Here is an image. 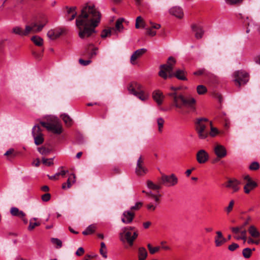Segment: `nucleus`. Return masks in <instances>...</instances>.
Segmentation results:
<instances>
[{
	"mask_svg": "<svg viewBox=\"0 0 260 260\" xmlns=\"http://www.w3.org/2000/svg\"><path fill=\"white\" fill-rule=\"evenodd\" d=\"M144 158L141 155L138 158L137 162V166L135 169V172L138 176H143L146 174L148 170L144 166Z\"/></svg>",
	"mask_w": 260,
	"mask_h": 260,
	"instance_id": "11",
	"label": "nucleus"
},
{
	"mask_svg": "<svg viewBox=\"0 0 260 260\" xmlns=\"http://www.w3.org/2000/svg\"><path fill=\"white\" fill-rule=\"evenodd\" d=\"M191 28L195 32V37L197 39H200L202 38L204 35V31L203 28L197 24H192L191 25Z\"/></svg>",
	"mask_w": 260,
	"mask_h": 260,
	"instance_id": "20",
	"label": "nucleus"
},
{
	"mask_svg": "<svg viewBox=\"0 0 260 260\" xmlns=\"http://www.w3.org/2000/svg\"><path fill=\"white\" fill-rule=\"evenodd\" d=\"M95 231V227L92 225L88 226L85 231L82 232V234L84 235H91Z\"/></svg>",
	"mask_w": 260,
	"mask_h": 260,
	"instance_id": "37",
	"label": "nucleus"
},
{
	"mask_svg": "<svg viewBox=\"0 0 260 260\" xmlns=\"http://www.w3.org/2000/svg\"><path fill=\"white\" fill-rule=\"evenodd\" d=\"M84 253V250L82 247H79L76 252L77 256H81Z\"/></svg>",
	"mask_w": 260,
	"mask_h": 260,
	"instance_id": "60",
	"label": "nucleus"
},
{
	"mask_svg": "<svg viewBox=\"0 0 260 260\" xmlns=\"http://www.w3.org/2000/svg\"><path fill=\"white\" fill-rule=\"evenodd\" d=\"M193 74L196 76H205L209 75V72L204 68L200 69L198 71L193 72Z\"/></svg>",
	"mask_w": 260,
	"mask_h": 260,
	"instance_id": "36",
	"label": "nucleus"
},
{
	"mask_svg": "<svg viewBox=\"0 0 260 260\" xmlns=\"http://www.w3.org/2000/svg\"><path fill=\"white\" fill-rule=\"evenodd\" d=\"M135 213L131 211H125L123 213L121 221L124 223L128 224L132 222L135 217Z\"/></svg>",
	"mask_w": 260,
	"mask_h": 260,
	"instance_id": "16",
	"label": "nucleus"
},
{
	"mask_svg": "<svg viewBox=\"0 0 260 260\" xmlns=\"http://www.w3.org/2000/svg\"><path fill=\"white\" fill-rule=\"evenodd\" d=\"M159 201L158 202H155V203H153L152 202L148 203L146 205L147 209L151 211H153L155 210L157 206L159 204Z\"/></svg>",
	"mask_w": 260,
	"mask_h": 260,
	"instance_id": "44",
	"label": "nucleus"
},
{
	"mask_svg": "<svg viewBox=\"0 0 260 260\" xmlns=\"http://www.w3.org/2000/svg\"><path fill=\"white\" fill-rule=\"evenodd\" d=\"M259 164L256 161L252 162L249 167V169L250 170L255 171L259 169Z\"/></svg>",
	"mask_w": 260,
	"mask_h": 260,
	"instance_id": "50",
	"label": "nucleus"
},
{
	"mask_svg": "<svg viewBox=\"0 0 260 260\" xmlns=\"http://www.w3.org/2000/svg\"><path fill=\"white\" fill-rule=\"evenodd\" d=\"M165 120L162 118H158L157 119V123L158 125V131L159 133L162 132Z\"/></svg>",
	"mask_w": 260,
	"mask_h": 260,
	"instance_id": "39",
	"label": "nucleus"
},
{
	"mask_svg": "<svg viewBox=\"0 0 260 260\" xmlns=\"http://www.w3.org/2000/svg\"><path fill=\"white\" fill-rule=\"evenodd\" d=\"M214 152L218 158H222L227 154L226 148L221 145H216L214 147Z\"/></svg>",
	"mask_w": 260,
	"mask_h": 260,
	"instance_id": "14",
	"label": "nucleus"
},
{
	"mask_svg": "<svg viewBox=\"0 0 260 260\" xmlns=\"http://www.w3.org/2000/svg\"><path fill=\"white\" fill-rule=\"evenodd\" d=\"M147 51L145 48H141L135 51L131 57V62L132 64H136V60L141 56H142Z\"/></svg>",
	"mask_w": 260,
	"mask_h": 260,
	"instance_id": "15",
	"label": "nucleus"
},
{
	"mask_svg": "<svg viewBox=\"0 0 260 260\" xmlns=\"http://www.w3.org/2000/svg\"><path fill=\"white\" fill-rule=\"evenodd\" d=\"M186 75V73L184 70H177L174 73V77H175L179 80L183 81L187 80Z\"/></svg>",
	"mask_w": 260,
	"mask_h": 260,
	"instance_id": "25",
	"label": "nucleus"
},
{
	"mask_svg": "<svg viewBox=\"0 0 260 260\" xmlns=\"http://www.w3.org/2000/svg\"><path fill=\"white\" fill-rule=\"evenodd\" d=\"M209 123L211 126V130L210 132H209V135L212 137H214L218 134L219 131L216 128L212 126V123L211 121H210Z\"/></svg>",
	"mask_w": 260,
	"mask_h": 260,
	"instance_id": "42",
	"label": "nucleus"
},
{
	"mask_svg": "<svg viewBox=\"0 0 260 260\" xmlns=\"http://www.w3.org/2000/svg\"><path fill=\"white\" fill-rule=\"evenodd\" d=\"M152 96L153 100L158 105L162 104V100L164 98L162 92L159 90H155L153 92Z\"/></svg>",
	"mask_w": 260,
	"mask_h": 260,
	"instance_id": "22",
	"label": "nucleus"
},
{
	"mask_svg": "<svg viewBox=\"0 0 260 260\" xmlns=\"http://www.w3.org/2000/svg\"><path fill=\"white\" fill-rule=\"evenodd\" d=\"M216 236L215 237V244L216 247H219L226 242V240L222 235L220 231L216 232Z\"/></svg>",
	"mask_w": 260,
	"mask_h": 260,
	"instance_id": "19",
	"label": "nucleus"
},
{
	"mask_svg": "<svg viewBox=\"0 0 260 260\" xmlns=\"http://www.w3.org/2000/svg\"><path fill=\"white\" fill-rule=\"evenodd\" d=\"M160 182L162 185L167 187H172L176 185L178 182V179L174 174L170 175L162 174L160 178Z\"/></svg>",
	"mask_w": 260,
	"mask_h": 260,
	"instance_id": "7",
	"label": "nucleus"
},
{
	"mask_svg": "<svg viewBox=\"0 0 260 260\" xmlns=\"http://www.w3.org/2000/svg\"><path fill=\"white\" fill-rule=\"evenodd\" d=\"M79 62L82 66H87L91 62V61L89 59L88 60H84L82 58H80L79 60Z\"/></svg>",
	"mask_w": 260,
	"mask_h": 260,
	"instance_id": "56",
	"label": "nucleus"
},
{
	"mask_svg": "<svg viewBox=\"0 0 260 260\" xmlns=\"http://www.w3.org/2000/svg\"><path fill=\"white\" fill-rule=\"evenodd\" d=\"M209 120L206 118H199L195 122V129L200 139H205L209 136L208 122Z\"/></svg>",
	"mask_w": 260,
	"mask_h": 260,
	"instance_id": "4",
	"label": "nucleus"
},
{
	"mask_svg": "<svg viewBox=\"0 0 260 260\" xmlns=\"http://www.w3.org/2000/svg\"><path fill=\"white\" fill-rule=\"evenodd\" d=\"M147 186L149 188L153 190H158L160 189L161 187L160 185L155 184L150 180L147 181Z\"/></svg>",
	"mask_w": 260,
	"mask_h": 260,
	"instance_id": "35",
	"label": "nucleus"
},
{
	"mask_svg": "<svg viewBox=\"0 0 260 260\" xmlns=\"http://www.w3.org/2000/svg\"><path fill=\"white\" fill-rule=\"evenodd\" d=\"M143 206V203L141 202H137L135 204V205L131 207V210H139Z\"/></svg>",
	"mask_w": 260,
	"mask_h": 260,
	"instance_id": "52",
	"label": "nucleus"
},
{
	"mask_svg": "<svg viewBox=\"0 0 260 260\" xmlns=\"http://www.w3.org/2000/svg\"><path fill=\"white\" fill-rule=\"evenodd\" d=\"M51 194L49 193H46L42 196L41 199L44 202H48L50 200Z\"/></svg>",
	"mask_w": 260,
	"mask_h": 260,
	"instance_id": "54",
	"label": "nucleus"
},
{
	"mask_svg": "<svg viewBox=\"0 0 260 260\" xmlns=\"http://www.w3.org/2000/svg\"><path fill=\"white\" fill-rule=\"evenodd\" d=\"M170 13L179 18H182L183 16L182 9L178 7H174L171 8L170 10Z\"/></svg>",
	"mask_w": 260,
	"mask_h": 260,
	"instance_id": "23",
	"label": "nucleus"
},
{
	"mask_svg": "<svg viewBox=\"0 0 260 260\" xmlns=\"http://www.w3.org/2000/svg\"><path fill=\"white\" fill-rule=\"evenodd\" d=\"M148 255L146 249L144 247H140L138 250L139 260H145Z\"/></svg>",
	"mask_w": 260,
	"mask_h": 260,
	"instance_id": "29",
	"label": "nucleus"
},
{
	"mask_svg": "<svg viewBox=\"0 0 260 260\" xmlns=\"http://www.w3.org/2000/svg\"><path fill=\"white\" fill-rule=\"evenodd\" d=\"M236 85L240 86L245 84L249 80V75L244 71H238L234 73Z\"/></svg>",
	"mask_w": 260,
	"mask_h": 260,
	"instance_id": "8",
	"label": "nucleus"
},
{
	"mask_svg": "<svg viewBox=\"0 0 260 260\" xmlns=\"http://www.w3.org/2000/svg\"><path fill=\"white\" fill-rule=\"evenodd\" d=\"M142 192L145 193L148 198L154 200L155 202H158L159 201V197L161 196L160 194L155 195L153 194L151 191L147 192L144 190L142 191Z\"/></svg>",
	"mask_w": 260,
	"mask_h": 260,
	"instance_id": "30",
	"label": "nucleus"
},
{
	"mask_svg": "<svg viewBox=\"0 0 260 260\" xmlns=\"http://www.w3.org/2000/svg\"><path fill=\"white\" fill-rule=\"evenodd\" d=\"M61 117L67 126H70L72 124V119L68 115L66 114H63L61 115Z\"/></svg>",
	"mask_w": 260,
	"mask_h": 260,
	"instance_id": "32",
	"label": "nucleus"
},
{
	"mask_svg": "<svg viewBox=\"0 0 260 260\" xmlns=\"http://www.w3.org/2000/svg\"><path fill=\"white\" fill-rule=\"evenodd\" d=\"M53 158L47 159L45 157L42 158V162L46 166H50L53 164Z\"/></svg>",
	"mask_w": 260,
	"mask_h": 260,
	"instance_id": "49",
	"label": "nucleus"
},
{
	"mask_svg": "<svg viewBox=\"0 0 260 260\" xmlns=\"http://www.w3.org/2000/svg\"><path fill=\"white\" fill-rule=\"evenodd\" d=\"M76 182V176L74 174H71L68 179L66 183L62 184V188L66 189L70 188L73 184Z\"/></svg>",
	"mask_w": 260,
	"mask_h": 260,
	"instance_id": "21",
	"label": "nucleus"
},
{
	"mask_svg": "<svg viewBox=\"0 0 260 260\" xmlns=\"http://www.w3.org/2000/svg\"><path fill=\"white\" fill-rule=\"evenodd\" d=\"M147 33L151 36H154L156 35V31L152 30L151 27L147 28Z\"/></svg>",
	"mask_w": 260,
	"mask_h": 260,
	"instance_id": "64",
	"label": "nucleus"
},
{
	"mask_svg": "<svg viewBox=\"0 0 260 260\" xmlns=\"http://www.w3.org/2000/svg\"><path fill=\"white\" fill-rule=\"evenodd\" d=\"M101 14L94 5L86 4L82 7L81 13L76 19V25L79 29L80 38H87L95 33L101 19Z\"/></svg>",
	"mask_w": 260,
	"mask_h": 260,
	"instance_id": "1",
	"label": "nucleus"
},
{
	"mask_svg": "<svg viewBox=\"0 0 260 260\" xmlns=\"http://www.w3.org/2000/svg\"><path fill=\"white\" fill-rule=\"evenodd\" d=\"M209 158V154L205 150H200L197 153V160L199 164L205 163Z\"/></svg>",
	"mask_w": 260,
	"mask_h": 260,
	"instance_id": "13",
	"label": "nucleus"
},
{
	"mask_svg": "<svg viewBox=\"0 0 260 260\" xmlns=\"http://www.w3.org/2000/svg\"><path fill=\"white\" fill-rule=\"evenodd\" d=\"M239 247V245L237 243H233L231 245H230L228 247V249L229 250L231 251H234L237 248Z\"/></svg>",
	"mask_w": 260,
	"mask_h": 260,
	"instance_id": "57",
	"label": "nucleus"
},
{
	"mask_svg": "<svg viewBox=\"0 0 260 260\" xmlns=\"http://www.w3.org/2000/svg\"><path fill=\"white\" fill-rule=\"evenodd\" d=\"M120 239L123 242H127L128 243L129 239L132 238L131 232L129 231L122 232L119 234Z\"/></svg>",
	"mask_w": 260,
	"mask_h": 260,
	"instance_id": "24",
	"label": "nucleus"
},
{
	"mask_svg": "<svg viewBox=\"0 0 260 260\" xmlns=\"http://www.w3.org/2000/svg\"><path fill=\"white\" fill-rule=\"evenodd\" d=\"M138 234L137 232H134L132 236V238L129 240L128 244L132 246L133 245L134 240L138 237Z\"/></svg>",
	"mask_w": 260,
	"mask_h": 260,
	"instance_id": "53",
	"label": "nucleus"
},
{
	"mask_svg": "<svg viewBox=\"0 0 260 260\" xmlns=\"http://www.w3.org/2000/svg\"><path fill=\"white\" fill-rule=\"evenodd\" d=\"M17 154L18 153L13 148H10L6 151L4 155L7 157L8 160L11 161Z\"/></svg>",
	"mask_w": 260,
	"mask_h": 260,
	"instance_id": "26",
	"label": "nucleus"
},
{
	"mask_svg": "<svg viewBox=\"0 0 260 260\" xmlns=\"http://www.w3.org/2000/svg\"><path fill=\"white\" fill-rule=\"evenodd\" d=\"M127 89L129 93L136 96L143 101L148 99V95L145 93L142 86L137 82H132L128 85Z\"/></svg>",
	"mask_w": 260,
	"mask_h": 260,
	"instance_id": "5",
	"label": "nucleus"
},
{
	"mask_svg": "<svg viewBox=\"0 0 260 260\" xmlns=\"http://www.w3.org/2000/svg\"><path fill=\"white\" fill-rule=\"evenodd\" d=\"M32 135L36 145H39L44 142L43 135L41 132L40 126L36 125L34 126L32 129Z\"/></svg>",
	"mask_w": 260,
	"mask_h": 260,
	"instance_id": "10",
	"label": "nucleus"
},
{
	"mask_svg": "<svg viewBox=\"0 0 260 260\" xmlns=\"http://www.w3.org/2000/svg\"><path fill=\"white\" fill-rule=\"evenodd\" d=\"M232 232L235 234H237L240 232L242 229H241V226L232 227L231 228Z\"/></svg>",
	"mask_w": 260,
	"mask_h": 260,
	"instance_id": "59",
	"label": "nucleus"
},
{
	"mask_svg": "<svg viewBox=\"0 0 260 260\" xmlns=\"http://www.w3.org/2000/svg\"><path fill=\"white\" fill-rule=\"evenodd\" d=\"M160 70L158 73V75L164 79H167L168 77L172 78L174 76V73H173V67L172 64H161L160 66Z\"/></svg>",
	"mask_w": 260,
	"mask_h": 260,
	"instance_id": "9",
	"label": "nucleus"
},
{
	"mask_svg": "<svg viewBox=\"0 0 260 260\" xmlns=\"http://www.w3.org/2000/svg\"><path fill=\"white\" fill-rule=\"evenodd\" d=\"M38 150L42 155L45 156L48 155L51 152V150L50 149L45 147H39L38 148Z\"/></svg>",
	"mask_w": 260,
	"mask_h": 260,
	"instance_id": "41",
	"label": "nucleus"
},
{
	"mask_svg": "<svg viewBox=\"0 0 260 260\" xmlns=\"http://www.w3.org/2000/svg\"><path fill=\"white\" fill-rule=\"evenodd\" d=\"M66 29L63 28H56L49 30L47 34V37L51 40H55L62 35L65 34Z\"/></svg>",
	"mask_w": 260,
	"mask_h": 260,
	"instance_id": "12",
	"label": "nucleus"
},
{
	"mask_svg": "<svg viewBox=\"0 0 260 260\" xmlns=\"http://www.w3.org/2000/svg\"><path fill=\"white\" fill-rule=\"evenodd\" d=\"M40 225H41V223L40 222H33V221H32V219H30L29 221V224L27 229L29 231H31L36 226H40Z\"/></svg>",
	"mask_w": 260,
	"mask_h": 260,
	"instance_id": "43",
	"label": "nucleus"
},
{
	"mask_svg": "<svg viewBox=\"0 0 260 260\" xmlns=\"http://www.w3.org/2000/svg\"><path fill=\"white\" fill-rule=\"evenodd\" d=\"M31 40L38 46H41L43 44V40L40 37L37 36H33L31 38Z\"/></svg>",
	"mask_w": 260,
	"mask_h": 260,
	"instance_id": "31",
	"label": "nucleus"
},
{
	"mask_svg": "<svg viewBox=\"0 0 260 260\" xmlns=\"http://www.w3.org/2000/svg\"><path fill=\"white\" fill-rule=\"evenodd\" d=\"M111 31L110 29H105L103 30V31H102L101 37L102 38L105 39L108 36L111 35Z\"/></svg>",
	"mask_w": 260,
	"mask_h": 260,
	"instance_id": "51",
	"label": "nucleus"
},
{
	"mask_svg": "<svg viewBox=\"0 0 260 260\" xmlns=\"http://www.w3.org/2000/svg\"><path fill=\"white\" fill-rule=\"evenodd\" d=\"M225 2L229 5H235L241 3L243 0H225Z\"/></svg>",
	"mask_w": 260,
	"mask_h": 260,
	"instance_id": "55",
	"label": "nucleus"
},
{
	"mask_svg": "<svg viewBox=\"0 0 260 260\" xmlns=\"http://www.w3.org/2000/svg\"><path fill=\"white\" fill-rule=\"evenodd\" d=\"M11 214L14 216L19 217L25 216V214L22 211H20L18 208L16 207H12L10 210Z\"/></svg>",
	"mask_w": 260,
	"mask_h": 260,
	"instance_id": "28",
	"label": "nucleus"
},
{
	"mask_svg": "<svg viewBox=\"0 0 260 260\" xmlns=\"http://www.w3.org/2000/svg\"><path fill=\"white\" fill-rule=\"evenodd\" d=\"M176 61H175V59H174V58L172 56H170L169 57L168 59V61H167V64H172V67L173 66V64H175Z\"/></svg>",
	"mask_w": 260,
	"mask_h": 260,
	"instance_id": "62",
	"label": "nucleus"
},
{
	"mask_svg": "<svg viewBox=\"0 0 260 260\" xmlns=\"http://www.w3.org/2000/svg\"><path fill=\"white\" fill-rule=\"evenodd\" d=\"M197 91L199 94H204L207 92V89L205 86L200 85L197 87Z\"/></svg>",
	"mask_w": 260,
	"mask_h": 260,
	"instance_id": "40",
	"label": "nucleus"
},
{
	"mask_svg": "<svg viewBox=\"0 0 260 260\" xmlns=\"http://www.w3.org/2000/svg\"><path fill=\"white\" fill-rule=\"evenodd\" d=\"M150 23L151 24V27L152 28L158 29L160 28V25L159 24L155 23L151 21L150 22Z\"/></svg>",
	"mask_w": 260,
	"mask_h": 260,
	"instance_id": "63",
	"label": "nucleus"
},
{
	"mask_svg": "<svg viewBox=\"0 0 260 260\" xmlns=\"http://www.w3.org/2000/svg\"><path fill=\"white\" fill-rule=\"evenodd\" d=\"M147 247L148 248V250H149L150 253L152 254H154L155 253L157 252L160 249V247H159V246H156V247H152V246L150 244H148Z\"/></svg>",
	"mask_w": 260,
	"mask_h": 260,
	"instance_id": "45",
	"label": "nucleus"
},
{
	"mask_svg": "<svg viewBox=\"0 0 260 260\" xmlns=\"http://www.w3.org/2000/svg\"><path fill=\"white\" fill-rule=\"evenodd\" d=\"M235 202L233 200L230 201L228 207L224 208V211L227 214H229L233 210Z\"/></svg>",
	"mask_w": 260,
	"mask_h": 260,
	"instance_id": "47",
	"label": "nucleus"
},
{
	"mask_svg": "<svg viewBox=\"0 0 260 260\" xmlns=\"http://www.w3.org/2000/svg\"><path fill=\"white\" fill-rule=\"evenodd\" d=\"M240 182L237 179H230L226 183L225 187L232 188L233 192H237L239 190V185Z\"/></svg>",
	"mask_w": 260,
	"mask_h": 260,
	"instance_id": "17",
	"label": "nucleus"
},
{
	"mask_svg": "<svg viewBox=\"0 0 260 260\" xmlns=\"http://www.w3.org/2000/svg\"><path fill=\"white\" fill-rule=\"evenodd\" d=\"M100 252L104 258H106L107 257V250L100 248Z\"/></svg>",
	"mask_w": 260,
	"mask_h": 260,
	"instance_id": "61",
	"label": "nucleus"
},
{
	"mask_svg": "<svg viewBox=\"0 0 260 260\" xmlns=\"http://www.w3.org/2000/svg\"><path fill=\"white\" fill-rule=\"evenodd\" d=\"M51 241L53 244L57 245V248H60L62 246V241L58 238H52L51 239Z\"/></svg>",
	"mask_w": 260,
	"mask_h": 260,
	"instance_id": "46",
	"label": "nucleus"
},
{
	"mask_svg": "<svg viewBox=\"0 0 260 260\" xmlns=\"http://www.w3.org/2000/svg\"><path fill=\"white\" fill-rule=\"evenodd\" d=\"M240 233H241V236L242 237V240H243L244 243H245V241H246V239H247V237H246L247 231L245 229H244L241 230Z\"/></svg>",
	"mask_w": 260,
	"mask_h": 260,
	"instance_id": "58",
	"label": "nucleus"
},
{
	"mask_svg": "<svg viewBox=\"0 0 260 260\" xmlns=\"http://www.w3.org/2000/svg\"><path fill=\"white\" fill-rule=\"evenodd\" d=\"M48 21L47 18L44 17L41 21L34 22L30 25H26L24 31L19 26H15L12 29V32L20 36H27L31 31L37 33L41 31L43 27L47 24Z\"/></svg>",
	"mask_w": 260,
	"mask_h": 260,
	"instance_id": "3",
	"label": "nucleus"
},
{
	"mask_svg": "<svg viewBox=\"0 0 260 260\" xmlns=\"http://www.w3.org/2000/svg\"><path fill=\"white\" fill-rule=\"evenodd\" d=\"M242 254L244 258H249L252 254V249L249 248H245L242 251Z\"/></svg>",
	"mask_w": 260,
	"mask_h": 260,
	"instance_id": "38",
	"label": "nucleus"
},
{
	"mask_svg": "<svg viewBox=\"0 0 260 260\" xmlns=\"http://www.w3.org/2000/svg\"><path fill=\"white\" fill-rule=\"evenodd\" d=\"M249 234L253 238H258L260 236V233L254 225H250L248 230Z\"/></svg>",
	"mask_w": 260,
	"mask_h": 260,
	"instance_id": "27",
	"label": "nucleus"
},
{
	"mask_svg": "<svg viewBox=\"0 0 260 260\" xmlns=\"http://www.w3.org/2000/svg\"><path fill=\"white\" fill-rule=\"evenodd\" d=\"M140 23H142V27H144V22H143L142 18L141 16H138L136 20L135 27L136 28H139L140 27Z\"/></svg>",
	"mask_w": 260,
	"mask_h": 260,
	"instance_id": "48",
	"label": "nucleus"
},
{
	"mask_svg": "<svg viewBox=\"0 0 260 260\" xmlns=\"http://www.w3.org/2000/svg\"><path fill=\"white\" fill-rule=\"evenodd\" d=\"M181 89L180 86H172L171 89L173 92L168 93V95L172 98L174 106L180 110L179 113L181 114L185 115L194 112L196 110V100L190 96L185 98L182 94L178 92L177 91Z\"/></svg>",
	"mask_w": 260,
	"mask_h": 260,
	"instance_id": "2",
	"label": "nucleus"
},
{
	"mask_svg": "<svg viewBox=\"0 0 260 260\" xmlns=\"http://www.w3.org/2000/svg\"><path fill=\"white\" fill-rule=\"evenodd\" d=\"M41 125L54 134L59 135L62 132V127L57 118H54L53 122H40Z\"/></svg>",
	"mask_w": 260,
	"mask_h": 260,
	"instance_id": "6",
	"label": "nucleus"
},
{
	"mask_svg": "<svg viewBox=\"0 0 260 260\" xmlns=\"http://www.w3.org/2000/svg\"><path fill=\"white\" fill-rule=\"evenodd\" d=\"M257 183L254 181L249 182H246L243 187L244 192L246 194H249L250 191L254 190L257 187Z\"/></svg>",
	"mask_w": 260,
	"mask_h": 260,
	"instance_id": "18",
	"label": "nucleus"
},
{
	"mask_svg": "<svg viewBox=\"0 0 260 260\" xmlns=\"http://www.w3.org/2000/svg\"><path fill=\"white\" fill-rule=\"evenodd\" d=\"M124 18H118L116 20L115 24V28L116 30L121 31L123 29L122 22L124 21Z\"/></svg>",
	"mask_w": 260,
	"mask_h": 260,
	"instance_id": "33",
	"label": "nucleus"
},
{
	"mask_svg": "<svg viewBox=\"0 0 260 260\" xmlns=\"http://www.w3.org/2000/svg\"><path fill=\"white\" fill-rule=\"evenodd\" d=\"M65 9L67 10V11L65 13V18H68L72 14H73V12H76L77 7H69L68 6H66Z\"/></svg>",
	"mask_w": 260,
	"mask_h": 260,
	"instance_id": "34",
	"label": "nucleus"
}]
</instances>
